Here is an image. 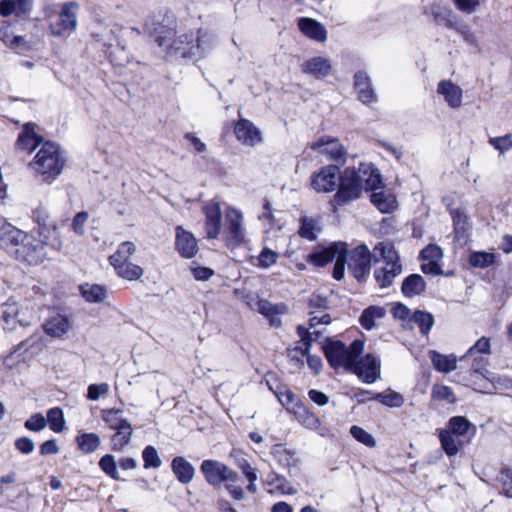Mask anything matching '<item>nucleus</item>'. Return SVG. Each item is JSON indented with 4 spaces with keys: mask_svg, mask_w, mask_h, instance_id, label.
<instances>
[{
    "mask_svg": "<svg viewBox=\"0 0 512 512\" xmlns=\"http://www.w3.org/2000/svg\"><path fill=\"white\" fill-rule=\"evenodd\" d=\"M382 185L379 170L372 163H360L358 169L346 168L340 176L331 205L336 209L361 197L363 189L375 190Z\"/></svg>",
    "mask_w": 512,
    "mask_h": 512,
    "instance_id": "nucleus-1",
    "label": "nucleus"
},
{
    "mask_svg": "<svg viewBox=\"0 0 512 512\" xmlns=\"http://www.w3.org/2000/svg\"><path fill=\"white\" fill-rule=\"evenodd\" d=\"M4 245L7 253L27 265H39L47 258L45 242L20 229L9 244L4 243Z\"/></svg>",
    "mask_w": 512,
    "mask_h": 512,
    "instance_id": "nucleus-2",
    "label": "nucleus"
},
{
    "mask_svg": "<svg viewBox=\"0 0 512 512\" xmlns=\"http://www.w3.org/2000/svg\"><path fill=\"white\" fill-rule=\"evenodd\" d=\"M65 162L60 147L54 142L47 141L42 145L29 166L43 181L52 182L61 174Z\"/></svg>",
    "mask_w": 512,
    "mask_h": 512,
    "instance_id": "nucleus-3",
    "label": "nucleus"
},
{
    "mask_svg": "<svg viewBox=\"0 0 512 512\" xmlns=\"http://www.w3.org/2000/svg\"><path fill=\"white\" fill-rule=\"evenodd\" d=\"M364 349V341L355 339L349 347L339 340L326 339L323 352L331 367H344L347 371L352 362L359 358Z\"/></svg>",
    "mask_w": 512,
    "mask_h": 512,
    "instance_id": "nucleus-4",
    "label": "nucleus"
},
{
    "mask_svg": "<svg viewBox=\"0 0 512 512\" xmlns=\"http://www.w3.org/2000/svg\"><path fill=\"white\" fill-rule=\"evenodd\" d=\"M136 252L133 242L125 241L119 244L117 250L109 257V263L116 274L126 280H138L143 275V269L130 261Z\"/></svg>",
    "mask_w": 512,
    "mask_h": 512,
    "instance_id": "nucleus-5",
    "label": "nucleus"
},
{
    "mask_svg": "<svg viewBox=\"0 0 512 512\" xmlns=\"http://www.w3.org/2000/svg\"><path fill=\"white\" fill-rule=\"evenodd\" d=\"M220 235L228 247H237L245 243L244 217L240 210L234 207L226 209Z\"/></svg>",
    "mask_w": 512,
    "mask_h": 512,
    "instance_id": "nucleus-6",
    "label": "nucleus"
},
{
    "mask_svg": "<svg viewBox=\"0 0 512 512\" xmlns=\"http://www.w3.org/2000/svg\"><path fill=\"white\" fill-rule=\"evenodd\" d=\"M373 254L366 245H359L348 251L346 249V261L349 272L358 282H365L370 274Z\"/></svg>",
    "mask_w": 512,
    "mask_h": 512,
    "instance_id": "nucleus-7",
    "label": "nucleus"
},
{
    "mask_svg": "<svg viewBox=\"0 0 512 512\" xmlns=\"http://www.w3.org/2000/svg\"><path fill=\"white\" fill-rule=\"evenodd\" d=\"M348 371L356 374L362 382L372 384L380 377V361L376 356L366 354L354 360Z\"/></svg>",
    "mask_w": 512,
    "mask_h": 512,
    "instance_id": "nucleus-8",
    "label": "nucleus"
},
{
    "mask_svg": "<svg viewBox=\"0 0 512 512\" xmlns=\"http://www.w3.org/2000/svg\"><path fill=\"white\" fill-rule=\"evenodd\" d=\"M338 165H327L311 175V187L318 193H330L336 190L340 180Z\"/></svg>",
    "mask_w": 512,
    "mask_h": 512,
    "instance_id": "nucleus-9",
    "label": "nucleus"
},
{
    "mask_svg": "<svg viewBox=\"0 0 512 512\" xmlns=\"http://www.w3.org/2000/svg\"><path fill=\"white\" fill-rule=\"evenodd\" d=\"M201 471L206 481L213 486L222 482H236L238 474L227 465L216 460H205L201 465Z\"/></svg>",
    "mask_w": 512,
    "mask_h": 512,
    "instance_id": "nucleus-10",
    "label": "nucleus"
},
{
    "mask_svg": "<svg viewBox=\"0 0 512 512\" xmlns=\"http://www.w3.org/2000/svg\"><path fill=\"white\" fill-rule=\"evenodd\" d=\"M204 216L203 227L208 239H216L221 233L222 211L218 201L210 200L201 206Z\"/></svg>",
    "mask_w": 512,
    "mask_h": 512,
    "instance_id": "nucleus-11",
    "label": "nucleus"
},
{
    "mask_svg": "<svg viewBox=\"0 0 512 512\" xmlns=\"http://www.w3.org/2000/svg\"><path fill=\"white\" fill-rule=\"evenodd\" d=\"M310 147L320 154L327 156L329 160L337 163L336 165H343L346 162V149L337 138L323 136L313 142Z\"/></svg>",
    "mask_w": 512,
    "mask_h": 512,
    "instance_id": "nucleus-12",
    "label": "nucleus"
},
{
    "mask_svg": "<svg viewBox=\"0 0 512 512\" xmlns=\"http://www.w3.org/2000/svg\"><path fill=\"white\" fill-rule=\"evenodd\" d=\"M354 89L357 93V99L363 104L371 105L377 102L378 96L367 72L357 71L354 74Z\"/></svg>",
    "mask_w": 512,
    "mask_h": 512,
    "instance_id": "nucleus-13",
    "label": "nucleus"
},
{
    "mask_svg": "<svg viewBox=\"0 0 512 512\" xmlns=\"http://www.w3.org/2000/svg\"><path fill=\"white\" fill-rule=\"evenodd\" d=\"M269 389L275 394L279 402L291 413H293L297 406L302 402L298 397L289 390L286 386L277 381L275 377L266 380Z\"/></svg>",
    "mask_w": 512,
    "mask_h": 512,
    "instance_id": "nucleus-14",
    "label": "nucleus"
},
{
    "mask_svg": "<svg viewBox=\"0 0 512 512\" xmlns=\"http://www.w3.org/2000/svg\"><path fill=\"white\" fill-rule=\"evenodd\" d=\"M341 252H346V244L343 242H334L326 248L309 254L307 262L316 267H324L332 262L337 255H340Z\"/></svg>",
    "mask_w": 512,
    "mask_h": 512,
    "instance_id": "nucleus-15",
    "label": "nucleus"
},
{
    "mask_svg": "<svg viewBox=\"0 0 512 512\" xmlns=\"http://www.w3.org/2000/svg\"><path fill=\"white\" fill-rule=\"evenodd\" d=\"M297 333L299 337L301 338V341L303 342L305 349L303 354L307 356V364L308 366L314 370L316 373L320 370L322 367V361L317 356H312L309 354L310 347L312 345V342L318 341L320 336L322 335L321 330H314L313 332H310L307 328H305L302 325H299L297 327Z\"/></svg>",
    "mask_w": 512,
    "mask_h": 512,
    "instance_id": "nucleus-16",
    "label": "nucleus"
},
{
    "mask_svg": "<svg viewBox=\"0 0 512 512\" xmlns=\"http://www.w3.org/2000/svg\"><path fill=\"white\" fill-rule=\"evenodd\" d=\"M34 7V0H1L0 15L3 17L24 18L30 15Z\"/></svg>",
    "mask_w": 512,
    "mask_h": 512,
    "instance_id": "nucleus-17",
    "label": "nucleus"
},
{
    "mask_svg": "<svg viewBox=\"0 0 512 512\" xmlns=\"http://www.w3.org/2000/svg\"><path fill=\"white\" fill-rule=\"evenodd\" d=\"M236 138L247 146H255L262 141L260 130L249 120L240 119L234 128Z\"/></svg>",
    "mask_w": 512,
    "mask_h": 512,
    "instance_id": "nucleus-18",
    "label": "nucleus"
},
{
    "mask_svg": "<svg viewBox=\"0 0 512 512\" xmlns=\"http://www.w3.org/2000/svg\"><path fill=\"white\" fill-rule=\"evenodd\" d=\"M257 305L258 312L268 319L272 327L279 328L282 325L280 315L288 312V306L285 303L274 304L268 300L261 299Z\"/></svg>",
    "mask_w": 512,
    "mask_h": 512,
    "instance_id": "nucleus-19",
    "label": "nucleus"
},
{
    "mask_svg": "<svg viewBox=\"0 0 512 512\" xmlns=\"http://www.w3.org/2000/svg\"><path fill=\"white\" fill-rule=\"evenodd\" d=\"M300 68L304 74L322 79L331 73L332 66L328 58L317 56L304 61Z\"/></svg>",
    "mask_w": 512,
    "mask_h": 512,
    "instance_id": "nucleus-20",
    "label": "nucleus"
},
{
    "mask_svg": "<svg viewBox=\"0 0 512 512\" xmlns=\"http://www.w3.org/2000/svg\"><path fill=\"white\" fill-rule=\"evenodd\" d=\"M402 273L401 263L382 264L374 270V278L382 289L392 285L394 279Z\"/></svg>",
    "mask_w": 512,
    "mask_h": 512,
    "instance_id": "nucleus-21",
    "label": "nucleus"
},
{
    "mask_svg": "<svg viewBox=\"0 0 512 512\" xmlns=\"http://www.w3.org/2000/svg\"><path fill=\"white\" fill-rule=\"evenodd\" d=\"M36 125L34 123H26L19 134L16 146L20 150L32 152L43 141V138L35 131Z\"/></svg>",
    "mask_w": 512,
    "mask_h": 512,
    "instance_id": "nucleus-22",
    "label": "nucleus"
},
{
    "mask_svg": "<svg viewBox=\"0 0 512 512\" xmlns=\"http://www.w3.org/2000/svg\"><path fill=\"white\" fill-rule=\"evenodd\" d=\"M383 188L384 185L382 184L380 188L371 190L370 200L381 213H392L398 206L396 197L391 193L383 191Z\"/></svg>",
    "mask_w": 512,
    "mask_h": 512,
    "instance_id": "nucleus-23",
    "label": "nucleus"
},
{
    "mask_svg": "<svg viewBox=\"0 0 512 512\" xmlns=\"http://www.w3.org/2000/svg\"><path fill=\"white\" fill-rule=\"evenodd\" d=\"M79 4L77 2H67L61 6L59 13L58 26L63 31H73L77 28V12Z\"/></svg>",
    "mask_w": 512,
    "mask_h": 512,
    "instance_id": "nucleus-24",
    "label": "nucleus"
},
{
    "mask_svg": "<svg viewBox=\"0 0 512 512\" xmlns=\"http://www.w3.org/2000/svg\"><path fill=\"white\" fill-rule=\"evenodd\" d=\"M437 92L442 95L447 104L452 108H459L462 104V89L450 80L439 82Z\"/></svg>",
    "mask_w": 512,
    "mask_h": 512,
    "instance_id": "nucleus-25",
    "label": "nucleus"
},
{
    "mask_svg": "<svg viewBox=\"0 0 512 512\" xmlns=\"http://www.w3.org/2000/svg\"><path fill=\"white\" fill-rule=\"evenodd\" d=\"M174 16L168 11H158L150 15L146 22V27L151 32H160L162 30H174Z\"/></svg>",
    "mask_w": 512,
    "mask_h": 512,
    "instance_id": "nucleus-26",
    "label": "nucleus"
},
{
    "mask_svg": "<svg viewBox=\"0 0 512 512\" xmlns=\"http://www.w3.org/2000/svg\"><path fill=\"white\" fill-rule=\"evenodd\" d=\"M374 263L392 264L400 263V257L391 242H379L374 247Z\"/></svg>",
    "mask_w": 512,
    "mask_h": 512,
    "instance_id": "nucleus-27",
    "label": "nucleus"
},
{
    "mask_svg": "<svg viewBox=\"0 0 512 512\" xmlns=\"http://www.w3.org/2000/svg\"><path fill=\"white\" fill-rule=\"evenodd\" d=\"M70 327L69 319L61 314L51 316L43 325L44 331L51 337H61Z\"/></svg>",
    "mask_w": 512,
    "mask_h": 512,
    "instance_id": "nucleus-28",
    "label": "nucleus"
},
{
    "mask_svg": "<svg viewBox=\"0 0 512 512\" xmlns=\"http://www.w3.org/2000/svg\"><path fill=\"white\" fill-rule=\"evenodd\" d=\"M175 249L183 257L192 258V233L185 230L181 225L175 228Z\"/></svg>",
    "mask_w": 512,
    "mask_h": 512,
    "instance_id": "nucleus-29",
    "label": "nucleus"
},
{
    "mask_svg": "<svg viewBox=\"0 0 512 512\" xmlns=\"http://www.w3.org/2000/svg\"><path fill=\"white\" fill-rule=\"evenodd\" d=\"M82 297L90 303H102L108 297V290L99 284L84 283L79 286Z\"/></svg>",
    "mask_w": 512,
    "mask_h": 512,
    "instance_id": "nucleus-30",
    "label": "nucleus"
},
{
    "mask_svg": "<svg viewBox=\"0 0 512 512\" xmlns=\"http://www.w3.org/2000/svg\"><path fill=\"white\" fill-rule=\"evenodd\" d=\"M426 289V282L419 274H410L407 276L401 286V291L405 297H415L423 293Z\"/></svg>",
    "mask_w": 512,
    "mask_h": 512,
    "instance_id": "nucleus-31",
    "label": "nucleus"
},
{
    "mask_svg": "<svg viewBox=\"0 0 512 512\" xmlns=\"http://www.w3.org/2000/svg\"><path fill=\"white\" fill-rule=\"evenodd\" d=\"M448 431L457 437H464L472 430L471 437L475 435L476 426L464 416H453L447 423Z\"/></svg>",
    "mask_w": 512,
    "mask_h": 512,
    "instance_id": "nucleus-32",
    "label": "nucleus"
},
{
    "mask_svg": "<svg viewBox=\"0 0 512 512\" xmlns=\"http://www.w3.org/2000/svg\"><path fill=\"white\" fill-rule=\"evenodd\" d=\"M271 455L280 466L289 470L296 467L298 462L295 452L287 449L281 444H277L272 447Z\"/></svg>",
    "mask_w": 512,
    "mask_h": 512,
    "instance_id": "nucleus-33",
    "label": "nucleus"
},
{
    "mask_svg": "<svg viewBox=\"0 0 512 512\" xmlns=\"http://www.w3.org/2000/svg\"><path fill=\"white\" fill-rule=\"evenodd\" d=\"M430 359L433 367L439 372L450 373L457 367V359L453 354L443 355L437 351H431Z\"/></svg>",
    "mask_w": 512,
    "mask_h": 512,
    "instance_id": "nucleus-34",
    "label": "nucleus"
},
{
    "mask_svg": "<svg viewBox=\"0 0 512 512\" xmlns=\"http://www.w3.org/2000/svg\"><path fill=\"white\" fill-rule=\"evenodd\" d=\"M265 483L274 488V491L283 495H295L297 489L282 475L271 472L267 475Z\"/></svg>",
    "mask_w": 512,
    "mask_h": 512,
    "instance_id": "nucleus-35",
    "label": "nucleus"
},
{
    "mask_svg": "<svg viewBox=\"0 0 512 512\" xmlns=\"http://www.w3.org/2000/svg\"><path fill=\"white\" fill-rule=\"evenodd\" d=\"M293 414L308 429L317 430L321 426L320 419L304 403L297 406Z\"/></svg>",
    "mask_w": 512,
    "mask_h": 512,
    "instance_id": "nucleus-36",
    "label": "nucleus"
},
{
    "mask_svg": "<svg viewBox=\"0 0 512 512\" xmlns=\"http://www.w3.org/2000/svg\"><path fill=\"white\" fill-rule=\"evenodd\" d=\"M438 437L441 448L448 457H453L458 454L459 446H461L463 442L456 440V435L452 434L446 429H443L440 430Z\"/></svg>",
    "mask_w": 512,
    "mask_h": 512,
    "instance_id": "nucleus-37",
    "label": "nucleus"
},
{
    "mask_svg": "<svg viewBox=\"0 0 512 512\" xmlns=\"http://www.w3.org/2000/svg\"><path fill=\"white\" fill-rule=\"evenodd\" d=\"M410 322L418 326L423 336H427L434 326L435 320L430 312L415 310L410 318Z\"/></svg>",
    "mask_w": 512,
    "mask_h": 512,
    "instance_id": "nucleus-38",
    "label": "nucleus"
},
{
    "mask_svg": "<svg viewBox=\"0 0 512 512\" xmlns=\"http://www.w3.org/2000/svg\"><path fill=\"white\" fill-rule=\"evenodd\" d=\"M114 431L115 433L111 436V449L113 451H121L130 443L133 434L132 425L122 426L121 429Z\"/></svg>",
    "mask_w": 512,
    "mask_h": 512,
    "instance_id": "nucleus-39",
    "label": "nucleus"
},
{
    "mask_svg": "<svg viewBox=\"0 0 512 512\" xmlns=\"http://www.w3.org/2000/svg\"><path fill=\"white\" fill-rule=\"evenodd\" d=\"M172 470L182 483H189L192 479V465L184 457H175L172 461Z\"/></svg>",
    "mask_w": 512,
    "mask_h": 512,
    "instance_id": "nucleus-40",
    "label": "nucleus"
},
{
    "mask_svg": "<svg viewBox=\"0 0 512 512\" xmlns=\"http://www.w3.org/2000/svg\"><path fill=\"white\" fill-rule=\"evenodd\" d=\"M385 316V310L379 306H369L362 312L359 322L366 330H371L375 326V319Z\"/></svg>",
    "mask_w": 512,
    "mask_h": 512,
    "instance_id": "nucleus-41",
    "label": "nucleus"
},
{
    "mask_svg": "<svg viewBox=\"0 0 512 512\" xmlns=\"http://www.w3.org/2000/svg\"><path fill=\"white\" fill-rule=\"evenodd\" d=\"M76 442L79 449L85 454L93 453L101 444L100 437L96 433L80 434L76 437Z\"/></svg>",
    "mask_w": 512,
    "mask_h": 512,
    "instance_id": "nucleus-42",
    "label": "nucleus"
},
{
    "mask_svg": "<svg viewBox=\"0 0 512 512\" xmlns=\"http://www.w3.org/2000/svg\"><path fill=\"white\" fill-rule=\"evenodd\" d=\"M102 419L112 430L121 429L122 426L131 424L122 416V411L119 409L103 410Z\"/></svg>",
    "mask_w": 512,
    "mask_h": 512,
    "instance_id": "nucleus-43",
    "label": "nucleus"
},
{
    "mask_svg": "<svg viewBox=\"0 0 512 512\" xmlns=\"http://www.w3.org/2000/svg\"><path fill=\"white\" fill-rule=\"evenodd\" d=\"M468 261L472 267L484 269L495 263L496 255L486 251H474L469 255Z\"/></svg>",
    "mask_w": 512,
    "mask_h": 512,
    "instance_id": "nucleus-44",
    "label": "nucleus"
},
{
    "mask_svg": "<svg viewBox=\"0 0 512 512\" xmlns=\"http://www.w3.org/2000/svg\"><path fill=\"white\" fill-rule=\"evenodd\" d=\"M318 222L309 217H302L300 219V228L298 234L309 241H314L317 238V232L319 231Z\"/></svg>",
    "mask_w": 512,
    "mask_h": 512,
    "instance_id": "nucleus-45",
    "label": "nucleus"
},
{
    "mask_svg": "<svg viewBox=\"0 0 512 512\" xmlns=\"http://www.w3.org/2000/svg\"><path fill=\"white\" fill-rule=\"evenodd\" d=\"M47 423L52 431L60 433L65 428V418L60 407H53L47 411Z\"/></svg>",
    "mask_w": 512,
    "mask_h": 512,
    "instance_id": "nucleus-46",
    "label": "nucleus"
},
{
    "mask_svg": "<svg viewBox=\"0 0 512 512\" xmlns=\"http://www.w3.org/2000/svg\"><path fill=\"white\" fill-rule=\"evenodd\" d=\"M18 324L24 328L31 327L37 322L34 306L27 303L19 305Z\"/></svg>",
    "mask_w": 512,
    "mask_h": 512,
    "instance_id": "nucleus-47",
    "label": "nucleus"
},
{
    "mask_svg": "<svg viewBox=\"0 0 512 512\" xmlns=\"http://www.w3.org/2000/svg\"><path fill=\"white\" fill-rule=\"evenodd\" d=\"M476 353L480 354H491V344L490 339L482 336L479 338L476 343L471 346L468 351L460 358V361L464 360L466 357L474 356Z\"/></svg>",
    "mask_w": 512,
    "mask_h": 512,
    "instance_id": "nucleus-48",
    "label": "nucleus"
},
{
    "mask_svg": "<svg viewBox=\"0 0 512 512\" xmlns=\"http://www.w3.org/2000/svg\"><path fill=\"white\" fill-rule=\"evenodd\" d=\"M99 467L111 478L118 480L120 479L115 457L111 454L104 455L99 461Z\"/></svg>",
    "mask_w": 512,
    "mask_h": 512,
    "instance_id": "nucleus-49",
    "label": "nucleus"
},
{
    "mask_svg": "<svg viewBox=\"0 0 512 512\" xmlns=\"http://www.w3.org/2000/svg\"><path fill=\"white\" fill-rule=\"evenodd\" d=\"M375 400L388 407H401L404 403L403 396L398 392H390L388 394L376 393Z\"/></svg>",
    "mask_w": 512,
    "mask_h": 512,
    "instance_id": "nucleus-50",
    "label": "nucleus"
},
{
    "mask_svg": "<svg viewBox=\"0 0 512 512\" xmlns=\"http://www.w3.org/2000/svg\"><path fill=\"white\" fill-rule=\"evenodd\" d=\"M488 143L499 152L505 154L512 149V134H506L500 137H490Z\"/></svg>",
    "mask_w": 512,
    "mask_h": 512,
    "instance_id": "nucleus-51",
    "label": "nucleus"
},
{
    "mask_svg": "<svg viewBox=\"0 0 512 512\" xmlns=\"http://www.w3.org/2000/svg\"><path fill=\"white\" fill-rule=\"evenodd\" d=\"M350 434L360 443L364 444L369 448H374L376 446V440L372 436V434L368 433L363 428L353 425L350 428Z\"/></svg>",
    "mask_w": 512,
    "mask_h": 512,
    "instance_id": "nucleus-52",
    "label": "nucleus"
},
{
    "mask_svg": "<svg viewBox=\"0 0 512 512\" xmlns=\"http://www.w3.org/2000/svg\"><path fill=\"white\" fill-rule=\"evenodd\" d=\"M17 231L18 228L8 223L3 217H0V247L5 250L6 246L4 243L9 244Z\"/></svg>",
    "mask_w": 512,
    "mask_h": 512,
    "instance_id": "nucleus-53",
    "label": "nucleus"
},
{
    "mask_svg": "<svg viewBox=\"0 0 512 512\" xmlns=\"http://www.w3.org/2000/svg\"><path fill=\"white\" fill-rule=\"evenodd\" d=\"M145 468H159L161 466V459L158 456L157 450L153 446H147L142 452Z\"/></svg>",
    "mask_w": 512,
    "mask_h": 512,
    "instance_id": "nucleus-54",
    "label": "nucleus"
},
{
    "mask_svg": "<svg viewBox=\"0 0 512 512\" xmlns=\"http://www.w3.org/2000/svg\"><path fill=\"white\" fill-rule=\"evenodd\" d=\"M432 397L441 401H448L454 403L456 401L452 389L445 385H434L432 388Z\"/></svg>",
    "mask_w": 512,
    "mask_h": 512,
    "instance_id": "nucleus-55",
    "label": "nucleus"
},
{
    "mask_svg": "<svg viewBox=\"0 0 512 512\" xmlns=\"http://www.w3.org/2000/svg\"><path fill=\"white\" fill-rule=\"evenodd\" d=\"M420 257L423 261L439 262L443 257V251L438 245L429 244L421 251Z\"/></svg>",
    "mask_w": 512,
    "mask_h": 512,
    "instance_id": "nucleus-56",
    "label": "nucleus"
},
{
    "mask_svg": "<svg viewBox=\"0 0 512 512\" xmlns=\"http://www.w3.org/2000/svg\"><path fill=\"white\" fill-rule=\"evenodd\" d=\"M47 425L46 418L41 413L33 414L29 419L26 420L24 426L26 429L39 432L43 430Z\"/></svg>",
    "mask_w": 512,
    "mask_h": 512,
    "instance_id": "nucleus-57",
    "label": "nucleus"
},
{
    "mask_svg": "<svg viewBox=\"0 0 512 512\" xmlns=\"http://www.w3.org/2000/svg\"><path fill=\"white\" fill-rule=\"evenodd\" d=\"M298 28L301 32H326L321 23L311 18H300Z\"/></svg>",
    "mask_w": 512,
    "mask_h": 512,
    "instance_id": "nucleus-58",
    "label": "nucleus"
},
{
    "mask_svg": "<svg viewBox=\"0 0 512 512\" xmlns=\"http://www.w3.org/2000/svg\"><path fill=\"white\" fill-rule=\"evenodd\" d=\"M109 385L107 383L90 384L87 389V398L91 401H97L101 396L108 394Z\"/></svg>",
    "mask_w": 512,
    "mask_h": 512,
    "instance_id": "nucleus-59",
    "label": "nucleus"
},
{
    "mask_svg": "<svg viewBox=\"0 0 512 512\" xmlns=\"http://www.w3.org/2000/svg\"><path fill=\"white\" fill-rule=\"evenodd\" d=\"M500 482L503 494L508 498H512V470L510 468L501 470Z\"/></svg>",
    "mask_w": 512,
    "mask_h": 512,
    "instance_id": "nucleus-60",
    "label": "nucleus"
},
{
    "mask_svg": "<svg viewBox=\"0 0 512 512\" xmlns=\"http://www.w3.org/2000/svg\"><path fill=\"white\" fill-rule=\"evenodd\" d=\"M278 256V253H276L275 251L269 248H264L258 257L259 266L263 268H268L272 266L273 264L276 263Z\"/></svg>",
    "mask_w": 512,
    "mask_h": 512,
    "instance_id": "nucleus-61",
    "label": "nucleus"
},
{
    "mask_svg": "<svg viewBox=\"0 0 512 512\" xmlns=\"http://www.w3.org/2000/svg\"><path fill=\"white\" fill-rule=\"evenodd\" d=\"M334 260L335 264L333 267L332 276L335 280L340 281L344 277L345 264H347L346 252H341L340 255H337Z\"/></svg>",
    "mask_w": 512,
    "mask_h": 512,
    "instance_id": "nucleus-62",
    "label": "nucleus"
},
{
    "mask_svg": "<svg viewBox=\"0 0 512 512\" xmlns=\"http://www.w3.org/2000/svg\"><path fill=\"white\" fill-rule=\"evenodd\" d=\"M88 220L87 212L77 213L72 221V228L77 235H83L85 233V224Z\"/></svg>",
    "mask_w": 512,
    "mask_h": 512,
    "instance_id": "nucleus-63",
    "label": "nucleus"
},
{
    "mask_svg": "<svg viewBox=\"0 0 512 512\" xmlns=\"http://www.w3.org/2000/svg\"><path fill=\"white\" fill-rule=\"evenodd\" d=\"M16 449L22 454H31L35 449L33 440L29 437H20L15 441Z\"/></svg>",
    "mask_w": 512,
    "mask_h": 512,
    "instance_id": "nucleus-64",
    "label": "nucleus"
}]
</instances>
